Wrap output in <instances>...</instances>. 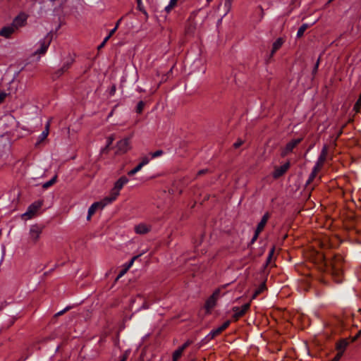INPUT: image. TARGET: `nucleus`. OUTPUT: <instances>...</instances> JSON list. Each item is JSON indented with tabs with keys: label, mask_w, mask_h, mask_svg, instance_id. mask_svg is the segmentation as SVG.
Returning <instances> with one entry per match:
<instances>
[{
	"label": "nucleus",
	"mask_w": 361,
	"mask_h": 361,
	"mask_svg": "<svg viewBox=\"0 0 361 361\" xmlns=\"http://www.w3.org/2000/svg\"><path fill=\"white\" fill-rule=\"evenodd\" d=\"M49 133L47 132V130H44L41 135H39V140L40 141L44 140L48 136Z\"/></svg>",
	"instance_id": "4c0bfd02"
},
{
	"label": "nucleus",
	"mask_w": 361,
	"mask_h": 361,
	"mask_svg": "<svg viewBox=\"0 0 361 361\" xmlns=\"http://www.w3.org/2000/svg\"><path fill=\"white\" fill-rule=\"evenodd\" d=\"M233 1V0H225L224 6L226 8L227 11H230L231 6H232Z\"/></svg>",
	"instance_id": "e433bc0d"
},
{
	"label": "nucleus",
	"mask_w": 361,
	"mask_h": 361,
	"mask_svg": "<svg viewBox=\"0 0 361 361\" xmlns=\"http://www.w3.org/2000/svg\"><path fill=\"white\" fill-rule=\"evenodd\" d=\"M341 257L336 256L334 259L330 262V265L332 269V274L336 276H340L342 273V262H341Z\"/></svg>",
	"instance_id": "0eeeda50"
},
{
	"label": "nucleus",
	"mask_w": 361,
	"mask_h": 361,
	"mask_svg": "<svg viewBox=\"0 0 361 361\" xmlns=\"http://www.w3.org/2000/svg\"><path fill=\"white\" fill-rule=\"evenodd\" d=\"M16 31V30L14 29L11 24L9 25L4 26L0 30V36L8 39Z\"/></svg>",
	"instance_id": "4468645a"
},
{
	"label": "nucleus",
	"mask_w": 361,
	"mask_h": 361,
	"mask_svg": "<svg viewBox=\"0 0 361 361\" xmlns=\"http://www.w3.org/2000/svg\"><path fill=\"white\" fill-rule=\"evenodd\" d=\"M208 3H210L211 1H212L213 0H206Z\"/></svg>",
	"instance_id": "0e129e2a"
},
{
	"label": "nucleus",
	"mask_w": 361,
	"mask_h": 361,
	"mask_svg": "<svg viewBox=\"0 0 361 361\" xmlns=\"http://www.w3.org/2000/svg\"><path fill=\"white\" fill-rule=\"evenodd\" d=\"M106 200V197L100 202H94L88 209V214L87 216V220H90L92 216L96 212L97 209H103L106 205L110 204Z\"/></svg>",
	"instance_id": "423d86ee"
},
{
	"label": "nucleus",
	"mask_w": 361,
	"mask_h": 361,
	"mask_svg": "<svg viewBox=\"0 0 361 361\" xmlns=\"http://www.w3.org/2000/svg\"><path fill=\"white\" fill-rule=\"evenodd\" d=\"M221 333V329L218 327L216 329H212L208 335L205 337V339L208 341L214 339L216 336L219 335Z\"/></svg>",
	"instance_id": "aec40b11"
},
{
	"label": "nucleus",
	"mask_w": 361,
	"mask_h": 361,
	"mask_svg": "<svg viewBox=\"0 0 361 361\" xmlns=\"http://www.w3.org/2000/svg\"><path fill=\"white\" fill-rule=\"evenodd\" d=\"M136 2H137V9L141 11L145 16V18H148V13L147 12V11L145 10L142 3V0H136Z\"/></svg>",
	"instance_id": "b1692460"
},
{
	"label": "nucleus",
	"mask_w": 361,
	"mask_h": 361,
	"mask_svg": "<svg viewBox=\"0 0 361 361\" xmlns=\"http://www.w3.org/2000/svg\"><path fill=\"white\" fill-rule=\"evenodd\" d=\"M27 20V15L25 13H19L13 20L11 25L16 30H18L20 27H22L26 25Z\"/></svg>",
	"instance_id": "6e6552de"
},
{
	"label": "nucleus",
	"mask_w": 361,
	"mask_h": 361,
	"mask_svg": "<svg viewBox=\"0 0 361 361\" xmlns=\"http://www.w3.org/2000/svg\"><path fill=\"white\" fill-rule=\"evenodd\" d=\"M52 37L53 35L51 32L47 33L46 36L39 42V48L35 51V54H44L52 41Z\"/></svg>",
	"instance_id": "f03ea898"
},
{
	"label": "nucleus",
	"mask_w": 361,
	"mask_h": 361,
	"mask_svg": "<svg viewBox=\"0 0 361 361\" xmlns=\"http://www.w3.org/2000/svg\"><path fill=\"white\" fill-rule=\"evenodd\" d=\"M348 345V342L345 340H341L337 344H336V349L338 351V353H342L343 354L346 347Z\"/></svg>",
	"instance_id": "6ab92c4d"
},
{
	"label": "nucleus",
	"mask_w": 361,
	"mask_h": 361,
	"mask_svg": "<svg viewBox=\"0 0 361 361\" xmlns=\"http://www.w3.org/2000/svg\"><path fill=\"white\" fill-rule=\"evenodd\" d=\"M128 270H126V268L122 270L120 273V274L118 275V276H121L122 275H123Z\"/></svg>",
	"instance_id": "4d7b16f0"
},
{
	"label": "nucleus",
	"mask_w": 361,
	"mask_h": 361,
	"mask_svg": "<svg viewBox=\"0 0 361 361\" xmlns=\"http://www.w3.org/2000/svg\"><path fill=\"white\" fill-rule=\"evenodd\" d=\"M192 343V341L188 340L186 342H185L179 348L184 351L185 348H187L189 345H190Z\"/></svg>",
	"instance_id": "72a5a7b5"
},
{
	"label": "nucleus",
	"mask_w": 361,
	"mask_h": 361,
	"mask_svg": "<svg viewBox=\"0 0 361 361\" xmlns=\"http://www.w3.org/2000/svg\"><path fill=\"white\" fill-rule=\"evenodd\" d=\"M269 217H270L269 213L268 212H266L262 217L261 221L257 224L255 230H257L258 232H262L264 230Z\"/></svg>",
	"instance_id": "f3484780"
},
{
	"label": "nucleus",
	"mask_w": 361,
	"mask_h": 361,
	"mask_svg": "<svg viewBox=\"0 0 361 361\" xmlns=\"http://www.w3.org/2000/svg\"><path fill=\"white\" fill-rule=\"evenodd\" d=\"M44 227L38 224H34L30 226L29 235L32 242L35 244L38 242L42 233Z\"/></svg>",
	"instance_id": "7ed1b4c3"
},
{
	"label": "nucleus",
	"mask_w": 361,
	"mask_h": 361,
	"mask_svg": "<svg viewBox=\"0 0 361 361\" xmlns=\"http://www.w3.org/2000/svg\"><path fill=\"white\" fill-rule=\"evenodd\" d=\"M173 7L174 6H170V4H169V5L165 7V11L167 13H169Z\"/></svg>",
	"instance_id": "09e8293b"
},
{
	"label": "nucleus",
	"mask_w": 361,
	"mask_h": 361,
	"mask_svg": "<svg viewBox=\"0 0 361 361\" xmlns=\"http://www.w3.org/2000/svg\"><path fill=\"white\" fill-rule=\"evenodd\" d=\"M208 171H209V170L207 169H201L197 172L196 177L206 174Z\"/></svg>",
	"instance_id": "79ce46f5"
},
{
	"label": "nucleus",
	"mask_w": 361,
	"mask_h": 361,
	"mask_svg": "<svg viewBox=\"0 0 361 361\" xmlns=\"http://www.w3.org/2000/svg\"><path fill=\"white\" fill-rule=\"evenodd\" d=\"M259 8L260 9V11H261V13H260V20H262L263 18H264V9L263 8L259 6Z\"/></svg>",
	"instance_id": "a18cd8bd"
},
{
	"label": "nucleus",
	"mask_w": 361,
	"mask_h": 361,
	"mask_svg": "<svg viewBox=\"0 0 361 361\" xmlns=\"http://www.w3.org/2000/svg\"><path fill=\"white\" fill-rule=\"evenodd\" d=\"M161 82L158 83L154 88L152 89V93L154 94L160 87Z\"/></svg>",
	"instance_id": "de8ad7c7"
},
{
	"label": "nucleus",
	"mask_w": 361,
	"mask_h": 361,
	"mask_svg": "<svg viewBox=\"0 0 361 361\" xmlns=\"http://www.w3.org/2000/svg\"><path fill=\"white\" fill-rule=\"evenodd\" d=\"M1 235V230L0 229V236Z\"/></svg>",
	"instance_id": "338daca9"
},
{
	"label": "nucleus",
	"mask_w": 361,
	"mask_h": 361,
	"mask_svg": "<svg viewBox=\"0 0 361 361\" xmlns=\"http://www.w3.org/2000/svg\"><path fill=\"white\" fill-rule=\"evenodd\" d=\"M178 0H170V6H175L177 4Z\"/></svg>",
	"instance_id": "8fccbe9b"
},
{
	"label": "nucleus",
	"mask_w": 361,
	"mask_h": 361,
	"mask_svg": "<svg viewBox=\"0 0 361 361\" xmlns=\"http://www.w3.org/2000/svg\"><path fill=\"white\" fill-rule=\"evenodd\" d=\"M141 255H136V256H134L127 264H126L125 267H126V270H128L131 266L133 265L134 261L137 259Z\"/></svg>",
	"instance_id": "7c9ffc66"
},
{
	"label": "nucleus",
	"mask_w": 361,
	"mask_h": 361,
	"mask_svg": "<svg viewBox=\"0 0 361 361\" xmlns=\"http://www.w3.org/2000/svg\"><path fill=\"white\" fill-rule=\"evenodd\" d=\"M142 168V166L139 164L137 166H136L134 169H133L132 170H130V171L128 172V176H133L135 175L136 173H137L138 171H140L141 170V169Z\"/></svg>",
	"instance_id": "c85d7f7f"
},
{
	"label": "nucleus",
	"mask_w": 361,
	"mask_h": 361,
	"mask_svg": "<svg viewBox=\"0 0 361 361\" xmlns=\"http://www.w3.org/2000/svg\"><path fill=\"white\" fill-rule=\"evenodd\" d=\"M220 294V290L216 289L214 291L212 295L206 300L204 308L207 313H210L212 310L216 306V301Z\"/></svg>",
	"instance_id": "20e7f679"
},
{
	"label": "nucleus",
	"mask_w": 361,
	"mask_h": 361,
	"mask_svg": "<svg viewBox=\"0 0 361 361\" xmlns=\"http://www.w3.org/2000/svg\"><path fill=\"white\" fill-rule=\"evenodd\" d=\"M106 43H104V42H102L99 46H98V49H102V47H104Z\"/></svg>",
	"instance_id": "6e6d98bb"
},
{
	"label": "nucleus",
	"mask_w": 361,
	"mask_h": 361,
	"mask_svg": "<svg viewBox=\"0 0 361 361\" xmlns=\"http://www.w3.org/2000/svg\"><path fill=\"white\" fill-rule=\"evenodd\" d=\"M342 357V353H337L331 361H339Z\"/></svg>",
	"instance_id": "c03bdc74"
},
{
	"label": "nucleus",
	"mask_w": 361,
	"mask_h": 361,
	"mask_svg": "<svg viewBox=\"0 0 361 361\" xmlns=\"http://www.w3.org/2000/svg\"><path fill=\"white\" fill-rule=\"evenodd\" d=\"M230 324H231V322L229 320H227L219 328L221 329V331L222 332L228 327Z\"/></svg>",
	"instance_id": "c9c22d12"
},
{
	"label": "nucleus",
	"mask_w": 361,
	"mask_h": 361,
	"mask_svg": "<svg viewBox=\"0 0 361 361\" xmlns=\"http://www.w3.org/2000/svg\"><path fill=\"white\" fill-rule=\"evenodd\" d=\"M129 355H130V351L129 350H126L123 354L120 356L119 357V361H127L128 357H129Z\"/></svg>",
	"instance_id": "473e14b6"
},
{
	"label": "nucleus",
	"mask_w": 361,
	"mask_h": 361,
	"mask_svg": "<svg viewBox=\"0 0 361 361\" xmlns=\"http://www.w3.org/2000/svg\"><path fill=\"white\" fill-rule=\"evenodd\" d=\"M70 309V307H66L64 310H66V312Z\"/></svg>",
	"instance_id": "e2e57ef3"
},
{
	"label": "nucleus",
	"mask_w": 361,
	"mask_h": 361,
	"mask_svg": "<svg viewBox=\"0 0 361 361\" xmlns=\"http://www.w3.org/2000/svg\"><path fill=\"white\" fill-rule=\"evenodd\" d=\"M283 44V39L281 37L278 38L272 44V49L271 54L274 55L277 50H279Z\"/></svg>",
	"instance_id": "a211bd4d"
},
{
	"label": "nucleus",
	"mask_w": 361,
	"mask_h": 361,
	"mask_svg": "<svg viewBox=\"0 0 361 361\" xmlns=\"http://www.w3.org/2000/svg\"><path fill=\"white\" fill-rule=\"evenodd\" d=\"M121 20H122V18H120V19L117 21V23H116L115 27H117V28H118V26H119V24H120V23H121Z\"/></svg>",
	"instance_id": "13d9d810"
},
{
	"label": "nucleus",
	"mask_w": 361,
	"mask_h": 361,
	"mask_svg": "<svg viewBox=\"0 0 361 361\" xmlns=\"http://www.w3.org/2000/svg\"><path fill=\"white\" fill-rule=\"evenodd\" d=\"M274 251H275V247H272L271 249L269 252V255H268L267 260H266L265 266H267L270 263V262L272 259V257L274 255Z\"/></svg>",
	"instance_id": "cd10ccee"
},
{
	"label": "nucleus",
	"mask_w": 361,
	"mask_h": 361,
	"mask_svg": "<svg viewBox=\"0 0 361 361\" xmlns=\"http://www.w3.org/2000/svg\"><path fill=\"white\" fill-rule=\"evenodd\" d=\"M302 138L294 139L288 142L286 146L281 149V156L285 157L291 152H293L294 148L301 142Z\"/></svg>",
	"instance_id": "39448f33"
},
{
	"label": "nucleus",
	"mask_w": 361,
	"mask_h": 361,
	"mask_svg": "<svg viewBox=\"0 0 361 361\" xmlns=\"http://www.w3.org/2000/svg\"><path fill=\"white\" fill-rule=\"evenodd\" d=\"M334 0H329L328 1V3H331V1H333Z\"/></svg>",
	"instance_id": "69168bd1"
},
{
	"label": "nucleus",
	"mask_w": 361,
	"mask_h": 361,
	"mask_svg": "<svg viewBox=\"0 0 361 361\" xmlns=\"http://www.w3.org/2000/svg\"><path fill=\"white\" fill-rule=\"evenodd\" d=\"M310 27V25L307 24V23H304L302 24L298 29V32H297V37L298 38H300L303 36L304 35V32L306 31V30Z\"/></svg>",
	"instance_id": "5701e85b"
},
{
	"label": "nucleus",
	"mask_w": 361,
	"mask_h": 361,
	"mask_svg": "<svg viewBox=\"0 0 361 361\" xmlns=\"http://www.w3.org/2000/svg\"><path fill=\"white\" fill-rule=\"evenodd\" d=\"M73 63V59H71L69 61L65 62L61 68H59L58 71H56L54 73V75L56 78L60 77L61 75H63L65 72H66L72 66Z\"/></svg>",
	"instance_id": "2eb2a0df"
},
{
	"label": "nucleus",
	"mask_w": 361,
	"mask_h": 361,
	"mask_svg": "<svg viewBox=\"0 0 361 361\" xmlns=\"http://www.w3.org/2000/svg\"><path fill=\"white\" fill-rule=\"evenodd\" d=\"M42 205L41 202H33L28 207L27 212L23 214V216H26L27 219H32Z\"/></svg>",
	"instance_id": "1a4fd4ad"
},
{
	"label": "nucleus",
	"mask_w": 361,
	"mask_h": 361,
	"mask_svg": "<svg viewBox=\"0 0 361 361\" xmlns=\"http://www.w3.org/2000/svg\"><path fill=\"white\" fill-rule=\"evenodd\" d=\"M250 307V304L249 302L244 304L241 307H233L232 310L234 312L233 315L234 320L238 321L240 317H243L249 310Z\"/></svg>",
	"instance_id": "9b49d317"
},
{
	"label": "nucleus",
	"mask_w": 361,
	"mask_h": 361,
	"mask_svg": "<svg viewBox=\"0 0 361 361\" xmlns=\"http://www.w3.org/2000/svg\"><path fill=\"white\" fill-rule=\"evenodd\" d=\"M360 333H361V330L360 331L359 334H360Z\"/></svg>",
	"instance_id": "774afa93"
},
{
	"label": "nucleus",
	"mask_w": 361,
	"mask_h": 361,
	"mask_svg": "<svg viewBox=\"0 0 361 361\" xmlns=\"http://www.w3.org/2000/svg\"><path fill=\"white\" fill-rule=\"evenodd\" d=\"M150 161V159L147 157H144L142 158L141 161L140 162V164L143 167L144 166L147 165Z\"/></svg>",
	"instance_id": "f704fd0d"
},
{
	"label": "nucleus",
	"mask_w": 361,
	"mask_h": 361,
	"mask_svg": "<svg viewBox=\"0 0 361 361\" xmlns=\"http://www.w3.org/2000/svg\"><path fill=\"white\" fill-rule=\"evenodd\" d=\"M163 154H164V151L161 149H159V150L155 151L154 152L150 153V155H151V158L154 159V158H157L158 157L161 156Z\"/></svg>",
	"instance_id": "2f4dec72"
},
{
	"label": "nucleus",
	"mask_w": 361,
	"mask_h": 361,
	"mask_svg": "<svg viewBox=\"0 0 361 361\" xmlns=\"http://www.w3.org/2000/svg\"><path fill=\"white\" fill-rule=\"evenodd\" d=\"M261 233V232H258L257 230H255V234H254V235H253V237L252 238L251 241H250V243H251L252 244V243H254L257 240V239L258 238L259 235V233Z\"/></svg>",
	"instance_id": "58836bf2"
},
{
	"label": "nucleus",
	"mask_w": 361,
	"mask_h": 361,
	"mask_svg": "<svg viewBox=\"0 0 361 361\" xmlns=\"http://www.w3.org/2000/svg\"><path fill=\"white\" fill-rule=\"evenodd\" d=\"M117 30V27H114L109 33V35L111 37L115 33V32Z\"/></svg>",
	"instance_id": "3c124183"
},
{
	"label": "nucleus",
	"mask_w": 361,
	"mask_h": 361,
	"mask_svg": "<svg viewBox=\"0 0 361 361\" xmlns=\"http://www.w3.org/2000/svg\"><path fill=\"white\" fill-rule=\"evenodd\" d=\"M110 37H111V36L108 35H107V36L104 39L103 42H104V43H106V42L110 39Z\"/></svg>",
	"instance_id": "5fc2aeb1"
},
{
	"label": "nucleus",
	"mask_w": 361,
	"mask_h": 361,
	"mask_svg": "<svg viewBox=\"0 0 361 361\" xmlns=\"http://www.w3.org/2000/svg\"><path fill=\"white\" fill-rule=\"evenodd\" d=\"M145 103L143 101H140L136 106V112L139 114H142L144 107H145Z\"/></svg>",
	"instance_id": "bb28decb"
},
{
	"label": "nucleus",
	"mask_w": 361,
	"mask_h": 361,
	"mask_svg": "<svg viewBox=\"0 0 361 361\" xmlns=\"http://www.w3.org/2000/svg\"><path fill=\"white\" fill-rule=\"evenodd\" d=\"M243 144V141L241 140H237L234 144H233V147L235 149H237L238 147H240Z\"/></svg>",
	"instance_id": "a19ab883"
},
{
	"label": "nucleus",
	"mask_w": 361,
	"mask_h": 361,
	"mask_svg": "<svg viewBox=\"0 0 361 361\" xmlns=\"http://www.w3.org/2000/svg\"><path fill=\"white\" fill-rule=\"evenodd\" d=\"M113 114H114V110H112V111L110 112V114H109V116H111L113 115Z\"/></svg>",
	"instance_id": "680f3d73"
},
{
	"label": "nucleus",
	"mask_w": 361,
	"mask_h": 361,
	"mask_svg": "<svg viewBox=\"0 0 361 361\" xmlns=\"http://www.w3.org/2000/svg\"><path fill=\"white\" fill-rule=\"evenodd\" d=\"M266 288L265 283H262L254 292L252 299H255Z\"/></svg>",
	"instance_id": "4be33fe9"
},
{
	"label": "nucleus",
	"mask_w": 361,
	"mask_h": 361,
	"mask_svg": "<svg viewBox=\"0 0 361 361\" xmlns=\"http://www.w3.org/2000/svg\"><path fill=\"white\" fill-rule=\"evenodd\" d=\"M7 94L4 91H0V104L6 99Z\"/></svg>",
	"instance_id": "ea45409f"
},
{
	"label": "nucleus",
	"mask_w": 361,
	"mask_h": 361,
	"mask_svg": "<svg viewBox=\"0 0 361 361\" xmlns=\"http://www.w3.org/2000/svg\"><path fill=\"white\" fill-rule=\"evenodd\" d=\"M137 90L139 92H145V90H143L142 88L141 87H137Z\"/></svg>",
	"instance_id": "bf43d9fd"
},
{
	"label": "nucleus",
	"mask_w": 361,
	"mask_h": 361,
	"mask_svg": "<svg viewBox=\"0 0 361 361\" xmlns=\"http://www.w3.org/2000/svg\"><path fill=\"white\" fill-rule=\"evenodd\" d=\"M319 170H320V169H319V168H317L315 166L313 167L312 172L310 174L308 179L306 182V185L310 184L314 180V179L315 178V177H316L317 173L319 171Z\"/></svg>",
	"instance_id": "412c9836"
},
{
	"label": "nucleus",
	"mask_w": 361,
	"mask_h": 361,
	"mask_svg": "<svg viewBox=\"0 0 361 361\" xmlns=\"http://www.w3.org/2000/svg\"><path fill=\"white\" fill-rule=\"evenodd\" d=\"M128 178L125 176L119 178L114 183V188L111 190L109 195L106 197L107 202L111 203L115 201L120 195L121 190L128 183Z\"/></svg>",
	"instance_id": "f257e3e1"
},
{
	"label": "nucleus",
	"mask_w": 361,
	"mask_h": 361,
	"mask_svg": "<svg viewBox=\"0 0 361 361\" xmlns=\"http://www.w3.org/2000/svg\"><path fill=\"white\" fill-rule=\"evenodd\" d=\"M117 152L125 154L130 149V138H124L119 140L116 144Z\"/></svg>",
	"instance_id": "9d476101"
},
{
	"label": "nucleus",
	"mask_w": 361,
	"mask_h": 361,
	"mask_svg": "<svg viewBox=\"0 0 361 361\" xmlns=\"http://www.w3.org/2000/svg\"><path fill=\"white\" fill-rule=\"evenodd\" d=\"M319 58L317 59V61L314 67V69H313V72L315 73L317 71V69H318V67H319Z\"/></svg>",
	"instance_id": "49530a36"
},
{
	"label": "nucleus",
	"mask_w": 361,
	"mask_h": 361,
	"mask_svg": "<svg viewBox=\"0 0 361 361\" xmlns=\"http://www.w3.org/2000/svg\"><path fill=\"white\" fill-rule=\"evenodd\" d=\"M57 176H54L51 180L44 183L42 185L43 188L47 189L54 185L56 182Z\"/></svg>",
	"instance_id": "a878e982"
},
{
	"label": "nucleus",
	"mask_w": 361,
	"mask_h": 361,
	"mask_svg": "<svg viewBox=\"0 0 361 361\" xmlns=\"http://www.w3.org/2000/svg\"><path fill=\"white\" fill-rule=\"evenodd\" d=\"M114 140V137L113 135H111V136L108 137L106 147H109V145H111L112 144Z\"/></svg>",
	"instance_id": "37998d69"
},
{
	"label": "nucleus",
	"mask_w": 361,
	"mask_h": 361,
	"mask_svg": "<svg viewBox=\"0 0 361 361\" xmlns=\"http://www.w3.org/2000/svg\"><path fill=\"white\" fill-rule=\"evenodd\" d=\"M360 108H361V93H360V95L358 99L354 104L353 110L356 112H358Z\"/></svg>",
	"instance_id": "c756f323"
},
{
	"label": "nucleus",
	"mask_w": 361,
	"mask_h": 361,
	"mask_svg": "<svg viewBox=\"0 0 361 361\" xmlns=\"http://www.w3.org/2000/svg\"><path fill=\"white\" fill-rule=\"evenodd\" d=\"M183 351L178 348L176 349L173 353L172 355V361H178V360L181 357Z\"/></svg>",
	"instance_id": "393cba45"
},
{
	"label": "nucleus",
	"mask_w": 361,
	"mask_h": 361,
	"mask_svg": "<svg viewBox=\"0 0 361 361\" xmlns=\"http://www.w3.org/2000/svg\"><path fill=\"white\" fill-rule=\"evenodd\" d=\"M49 127H50V121H47V123H46V126H45V129L44 130H47V132L49 133Z\"/></svg>",
	"instance_id": "603ef678"
},
{
	"label": "nucleus",
	"mask_w": 361,
	"mask_h": 361,
	"mask_svg": "<svg viewBox=\"0 0 361 361\" xmlns=\"http://www.w3.org/2000/svg\"><path fill=\"white\" fill-rule=\"evenodd\" d=\"M290 161L286 162L284 164L276 167L274 171L272 173V176L274 178L277 179L282 176L290 168Z\"/></svg>",
	"instance_id": "f8f14e48"
},
{
	"label": "nucleus",
	"mask_w": 361,
	"mask_h": 361,
	"mask_svg": "<svg viewBox=\"0 0 361 361\" xmlns=\"http://www.w3.org/2000/svg\"><path fill=\"white\" fill-rule=\"evenodd\" d=\"M342 134V129L340 130L339 132H338L337 137H338Z\"/></svg>",
	"instance_id": "052dcab7"
},
{
	"label": "nucleus",
	"mask_w": 361,
	"mask_h": 361,
	"mask_svg": "<svg viewBox=\"0 0 361 361\" xmlns=\"http://www.w3.org/2000/svg\"><path fill=\"white\" fill-rule=\"evenodd\" d=\"M65 312H66V310H61V311H60V312H57V313L56 314V316H60V315H62V314H64Z\"/></svg>",
	"instance_id": "864d4df0"
},
{
	"label": "nucleus",
	"mask_w": 361,
	"mask_h": 361,
	"mask_svg": "<svg viewBox=\"0 0 361 361\" xmlns=\"http://www.w3.org/2000/svg\"><path fill=\"white\" fill-rule=\"evenodd\" d=\"M327 152H328V147L326 145H324L322 147L320 155L319 156V158L314 165L315 167L321 169V168L323 166V165L326 161Z\"/></svg>",
	"instance_id": "ddd939ff"
},
{
	"label": "nucleus",
	"mask_w": 361,
	"mask_h": 361,
	"mask_svg": "<svg viewBox=\"0 0 361 361\" xmlns=\"http://www.w3.org/2000/svg\"><path fill=\"white\" fill-rule=\"evenodd\" d=\"M134 229L137 234H146L151 231V226L145 224H139L135 226Z\"/></svg>",
	"instance_id": "dca6fc26"
}]
</instances>
